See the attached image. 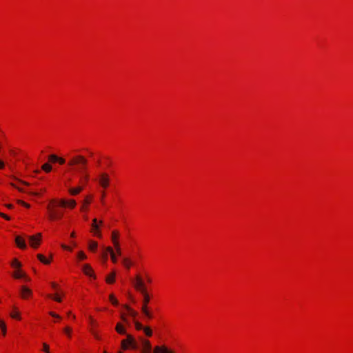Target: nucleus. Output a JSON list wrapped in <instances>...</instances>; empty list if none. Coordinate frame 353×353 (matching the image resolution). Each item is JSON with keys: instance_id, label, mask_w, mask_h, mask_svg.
Here are the masks:
<instances>
[{"instance_id": "nucleus-1", "label": "nucleus", "mask_w": 353, "mask_h": 353, "mask_svg": "<svg viewBox=\"0 0 353 353\" xmlns=\"http://www.w3.org/2000/svg\"><path fill=\"white\" fill-rule=\"evenodd\" d=\"M69 166L74 167V170L80 174L81 182L85 183L89 176L86 172L88 160L82 155H74L70 158L68 163Z\"/></svg>"}, {"instance_id": "nucleus-2", "label": "nucleus", "mask_w": 353, "mask_h": 353, "mask_svg": "<svg viewBox=\"0 0 353 353\" xmlns=\"http://www.w3.org/2000/svg\"><path fill=\"white\" fill-rule=\"evenodd\" d=\"M58 205L57 204H52L48 205L47 206V209L49 212V219L51 221H54L57 219H59L63 216V211L57 210L55 208V206Z\"/></svg>"}, {"instance_id": "nucleus-3", "label": "nucleus", "mask_w": 353, "mask_h": 353, "mask_svg": "<svg viewBox=\"0 0 353 353\" xmlns=\"http://www.w3.org/2000/svg\"><path fill=\"white\" fill-rule=\"evenodd\" d=\"M150 301V296L148 294L143 295V305L141 307V312L148 319H151L152 318V314L148 307V304L149 303Z\"/></svg>"}, {"instance_id": "nucleus-4", "label": "nucleus", "mask_w": 353, "mask_h": 353, "mask_svg": "<svg viewBox=\"0 0 353 353\" xmlns=\"http://www.w3.org/2000/svg\"><path fill=\"white\" fill-rule=\"evenodd\" d=\"M134 283V288L141 293L142 295L148 294L147 292L146 286L142 279V278L137 275L134 281H132Z\"/></svg>"}, {"instance_id": "nucleus-5", "label": "nucleus", "mask_w": 353, "mask_h": 353, "mask_svg": "<svg viewBox=\"0 0 353 353\" xmlns=\"http://www.w3.org/2000/svg\"><path fill=\"white\" fill-rule=\"evenodd\" d=\"M50 203L52 204H57L58 205L63 208L70 207L71 208H74L76 205V201L73 199L70 200L69 201H67L65 199H61L59 201L52 199L50 201Z\"/></svg>"}, {"instance_id": "nucleus-6", "label": "nucleus", "mask_w": 353, "mask_h": 353, "mask_svg": "<svg viewBox=\"0 0 353 353\" xmlns=\"http://www.w3.org/2000/svg\"><path fill=\"white\" fill-rule=\"evenodd\" d=\"M99 183L103 188H108L110 183V178L108 174L101 173L99 177Z\"/></svg>"}, {"instance_id": "nucleus-7", "label": "nucleus", "mask_w": 353, "mask_h": 353, "mask_svg": "<svg viewBox=\"0 0 353 353\" xmlns=\"http://www.w3.org/2000/svg\"><path fill=\"white\" fill-rule=\"evenodd\" d=\"M41 234L40 233L38 234L37 236H28L30 244L32 248H37L39 246L41 241Z\"/></svg>"}, {"instance_id": "nucleus-8", "label": "nucleus", "mask_w": 353, "mask_h": 353, "mask_svg": "<svg viewBox=\"0 0 353 353\" xmlns=\"http://www.w3.org/2000/svg\"><path fill=\"white\" fill-rule=\"evenodd\" d=\"M141 341L142 343V350L141 351L143 353H150L152 350V345L150 342L148 340L141 339Z\"/></svg>"}, {"instance_id": "nucleus-9", "label": "nucleus", "mask_w": 353, "mask_h": 353, "mask_svg": "<svg viewBox=\"0 0 353 353\" xmlns=\"http://www.w3.org/2000/svg\"><path fill=\"white\" fill-rule=\"evenodd\" d=\"M154 353H174L172 350L168 349L166 346H156L154 348Z\"/></svg>"}, {"instance_id": "nucleus-10", "label": "nucleus", "mask_w": 353, "mask_h": 353, "mask_svg": "<svg viewBox=\"0 0 353 353\" xmlns=\"http://www.w3.org/2000/svg\"><path fill=\"white\" fill-rule=\"evenodd\" d=\"M92 231L94 232V234L97 236L101 238V232H100V230H99V225L98 224L97 219H94L92 220Z\"/></svg>"}, {"instance_id": "nucleus-11", "label": "nucleus", "mask_w": 353, "mask_h": 353, "mask_svg": "<svg viewBox=\"0 0 353 353\" xmlns=\"http://www.w3.org/2000/svg\"><path fill=\"white\" fill-rule=\"evenodd\" d=\"M83 272L87 276L93 277L94 279L96 278L95 275L93 273V270H92L91 266L88 264H85L83 265Z\"/></svg>"}, {"instance_id": "nucleus-12", "label": "nucleus", "mask_w": 353, "mask_h": 353, "mask_svg": "<svg viewBox=\"0 0 353 353\" xmlns=\"http://www.w3.org/2000/svg\"><path fill=\"white\" fill-rule=\"evenodd\" d=\"M32 294V291L30 289L27 288L26 286H21V296L23 299H26L28 296Z\"/></svg>"}, {"instance_id": "nucleus-13", "label": "nucleus", "mask_w": 353, "mask_h": 353, "mask_svg": "<svg viewBox=\"0 0 353 353\" xmlns=\"http://www.w3.org/2000/svg\"><path fill=\"white\" fill-rule=\"evenodd\" d=\"M15 243L21 249H26L27 248L26 243L21 236H16Z\"/></svg>"}, {"instance_id": "nucleus-14", "label": "nucleus", "mask_w": 353, "mask_h": 353, "mask_svg": "<svg viewBox=\"0 0 353 353\" xmlns=\"http://www.w3.org/2000/svg\"><path fill=\"white\" fill-rule=\"evenodd\" d=\"M115 330L120 334H126L125 327L121 323H117Z\"/></svg>"}, {"instance_id": "nucleus-15", "label": "nucleus", "mask_w": 353, "mask_h": 353, "mask_svg": "<svg viewBox=\"0 0 353 353\" xmlns=\"http://www.w3.org/2000/svg\"><path fill=\"white\" fill-rule=\"evenodd\" d=\"M83 186H78L74 188H70L68 190V192H70V194L71 195H77L79 193H80L83 190Z\"/></svg>"}, {"instance_id": "nucleus-16", "label": "nucleus", "mask_w": 353, "mask_h": 353, "mask_svg": "<svg viewBox=\"0 0 353 353\" xmlns=\"http://www.w3.org/2000/svg\"><path fill=\"white\" fill-rule=\"evenodd\" d=\"M106 251L108 252L110 254L111 260L113 263H117V259L116 257V255L111 247H107Z\"/></svg>"}, {"instance_id": "nucleus-17", "label": "nucleus", "mask_w": 353, "mask_h": 353, "mask_svg": "<svg viewBox=\"0 0 353 353\" xmlns=\"http://www.w3.org/2000/svg\"><path fill=\"white\" fill-rule=\"evenodd\" d=\"M13 276L15 279H21L22 276H25V272L20 270V268L17 269L15 272H14Z\"/></svg>"}, {"instance_id": "nucleus-18", "label": "nucleus", "mask_w": 353, "mask_h": 353, "mask_svg": "<svg viewBox=\"0 0 353 353\" xmlns=\"http://www.w3.org/2000/svg\"><path fill=\"white\" fill-rule=\"evenodd\" d=\"M118 236H119V232L116 231V230L112 231L111 239H112V241L114 245H115V243H119L117 240Z\"/></svg>"}, {"instance_id": "nucleus-19", "label": "nucleus", "mask_w": 353, "mask_h": 353, "mask_svg": "<svg viewBox=\"0 0 353 353\" xmlns=\"http://www.w3.org/2000/svg\"><path fill=\"white\" fill-rule=\"evenodd\" d=\"M97 243L93 241L89 242L88 248L90 251L95 252L97 248Z\"/></svg>"}, {"instance_id": "nucleus-20", "label": "nucleus", "mask_w": 353, "mask_h": 353, "mask_svg": "<svg viewBox=\"0 0 353 353\" xmlns=\"http://www.w3.org/2000/svg\"><path fill=\"white\" fill-rule=\"evenodd\" d=\"M37 258L41 262H42L44 264H49L50 263V260L46 259L45 256L41 254H39L37 255Z\"/></svg>"}, {"instance_id": "nucleus-21", "label": "nucleus", "mask_w": 353, "mask_h": 353, "mask_svg": "<svg viewBox=\"0 0 353 353\" xmlns=\"http://www.w3.org/2000/svg\"><path fill=\"white\" fill-rule=\"evenodd\" d=\"M41 168L46 172H51L52 167L49 163H44L42 165Z\"/></svg>"}, {"instance_id": "nucleus-22", "label": "nucleus", "mask_w": 353, "mask_h": 353, "mask_svg": "<svg viewBox=\"0 0 353 353\" xmlns=\"http://www.w3.org/2000/svg\"><path fill=\"white\" fill-rule=\"evenodd\" d=\"M11 265L13 267V268H15L17 269H19L21 267V263L18 261L17 259H13V261H12L11 263Z\"/></svg>"}, {"instance_id": "nucleus-23", "label": "nucleus", "mask_w": 353, "mask_h": 353, "mask_svg": "<svg viewBox=\"0 0 353 353\" xmlns=\"http://www.w3.org/2000/svg\"><path fill=\"white\" fill-rule=\"evenodd\" d=\"M115 273L112 272L106 278V281L108 283H112L114 282Z\"/></svg>"}, {"instance_id": "nucleus-24", "label": "nucleus", "mask_w": 353, "mask_h": 353, "mask_svg": "<svg viewBox=\"0 0 353 353\" xmlns=\"http://www.w3.org/2000/svg\"><path fill=\"white\" fill-rule=\"evenodd\" d=\"M125 308L129 312V314L132 317H136L137 315V313L132 310L128 305H125Z\"/></svg>"}, {"instance_id": "nucleus-25", "label": "nucleus", "mask_w": 353, "mask_h": 353, "mask_svg": "<svg viewBox=\"0 0 353 353\" xmlns=\"http://www.w3.org/2000/svg\"><path fill=\"white\" fill-rule=\"evenodd\" d=\"M123 263L127 269H130L132 265L130 261L127 258L123 259Z\"/></svg>"}, {"instance_id": "nucleus-26", "label": "nucleus", "mask_w": 353, "mask_h": 353, "mask_svg": "<svg viewBox=\"0 0 353 353\" xmlns=\"http://www.w3.org/2000/svg\"><path fill=\"white\" fill-rule=\"evenodd\" d=\"M125 335H126V339H123V341H126V343L128 344L132 343V342L133 343V340H134L135 339L130 334H126Z\"/></svg>"}, {"instance_id": "nucleus-27", "label": "nucleus", "mask_w": 353, "mask_h": 353, "mask_svg": "<svg viewBox=\"0 0 353 353\" xmlns=\"http://www.w3.org/2000/svg\"><path fill=\"white\" fill-rule=\"evenodd\" d=\"M143 330L144 331L145 334L148 336H151L152 334V332L151 329L149 327H143Z\"/></svg>"}, {"instance_id": "nucleus-28", "label": "nucleus", "mask_w": 353, "mask_h": 353, "mask_svg": "<svg viewBox=\"0 0 353 353\" xmlns=\"http://www.w3.org/2000/svg\"><path fill=\"white\" fill-rule=\"evenodd\" d=\"M109 299L113 305H117L119 304L118 301L112 294L110 295Z\"/></svg>"}, {"instance_id": "nucleus-29", "label": "nucleus", "mask_w": 353, "mask_h": 353, "mask_svg": "<svg viewBox=\"0 0 353 353\" xmlns=\"http://www.w3.org/2000/svg\"><path fill=\"white\" fill-rule=\"evenodd\" d=\"M134 325H135V327L137 330H141L144 327L141 323H139V321H134Z\"/></svg>"}, {"instance_id": "nucleus-30", "label": "nucleus", "mask_w": 353, "mask_h": 353, "mask_svg": "<svg viewBox=\"0 0 353 353\" xmlns=\"http://www.w3.org/2000/svg\"><path fill=\"white\" fill-rule=\"evenodd\" d=\"M0 327L2 330L3 334L5 335L6 332V327L4 322H3L1 320H0Z\"/></svg>"}, {"instance_id": "nucleus-31", "label": "nucleus", "mask_w": 353, "mask_h": 353, "mask_svg": "<svg viewBox=\"0 0 353 353\" xmlns=\"http://www.w3.org/2000/svg\"><path fill=\"white\" fill-rule=\"evenodd\" d=\"M63 332L66 334L68 337L71 336L72 329L70 327H65L63 329Z\"/></svg>"}, {"instance_id": "nucleus-32", "label": "nucleus", "mask_w": 353, "mask_h": 353, "mask_svg": "<svg viewBox=\"0 0 353 353\" xmlns=\"http://www.w3.org/2000/svg\"><path fill=\"white\" fill-rule=\"evenodd\" d=\"M129 345H130V347H131L133 350H137L139 347L137 342L136 341L135 339L133 340V343L132 342V343H130Z\"/></svg>"}, {"instance_id": "nucleus-33", "label": "nucleus", "mask_w": 353, "mask_h": 353, "mask_svg": "<svg viewBox=\"0 0 353 353\" xmlns=\"http://www.w3.org/2000/svg\"><path fill=\"white\" fill-rule=\"evenodd\" d=\"M78 258L80 260H84L87 258V256L83 252L81 251L78 253Z\"/></svg>"}, {"instance_id": "nucleus-34", "label": "nucleus", "mask_w": 353, "mask_h": 353, "mask_svg": "<svg viewBox=\"0 0 353 353\" xmlns=\"http://www.w3.org/2000/svg\"><path fill=\"white\" fill-rule=\"evenodd\" d=\"M121 348L126 350L130 348V345L126 343V341H121Z\"/></svg>"}, {"instance_id": "nucleus-35", "label": "nucleus", "mask_w": 353, "mask_h": 353, "mask_svg": "<svg viewBox=\"0 0 353 353\" xmlns=\"http://www.w3.org/2000/svg\"><path fill=\"white\" fill-rule=\"evenodd\" d=\"M48 158L49 160L52 162H57V160L58 159V157L55 154H51Z\"/></svg>"}, {"instance_id": "nucleus-36", "label": "nucleus", "mask_w": 353, "mask_h": 353, "mask_svg": "<svg viewBox=\"0 0 353 353\" xmlns=\"http://www.w3.org/2000/svg\"><path fill=\"white\" fill-rule=\"evenodd\" d=\"M10 185L12 186L13 188L17 189L19 192H26L23 188L19 187L18 185H17L14 183H10Z\"/></svg>"}, {"instance_id": "nucleus-37", "label": "nucleus", "mask_w": 353, "mask_h": 353, "mask_svg": "<svg viewBox=\"0 0 353 353\" xmlns=\"http://www.w3.org/2000/svg\"><path fill=\"white\" fill-rule=\"evenodd\" d=\"M114 248L116 249L117 253L119 255H121V250L119 243H115V245H114Z\"/></svg>"}, {"instance_id": "nucleus-38", "label": "nucleus", "mask_w": 353, "mask_h": 353, "mask_svg": "<svg viewBox=\"0 0 353 353\" xmlns=\"http://www.w3.org/2000/svg\"><path fill=\"white\" fill-rule=\"evenodd\" d=\"M13 179H14V180H16L17 181H18V182H19V183H21V184H23V185H30V183H28V182H26V181H22V180H21V179H18V178H17V177H13Z\"/></svg>"}, {"instance_id": "nucleus-39", "label": "nucleus", "mask_w": 353, "mask_h": 353, "mask_svg": "<svg viewBox=\"0 0 353 353\" xmlns=\"http://www.w3.org/2000/svg\"><path fill=\"white\" fill-rule=\"evenodd\" d=\"M48 297L52 298V299H54L57 302H61V299L60 297H59L57 294H56L55 296H52L51 294H48Z\"/></svg>"}, {"instance_id": "nucleus-40", "label": "nucleus", "mask_w": 353, "mask_h": 353, "mask_svg": "<svg viewBox=\"0 0 353 353\" xmlns=\"http://www.w3.org/2000/svg\"><path fill=\"white\" fill-rule=\"evenodd\" d=\"M10 316L12 318L18 319H20L19 312L11 313Z\"/></svg>"}, {"instance_id": "nucleus-41", "label": "nucleus", "mask_w": 353, "mask_h": 353, "mask_svg": "<svg viewBox=\"0 0 353 353\" xmlns=\"http://www.w3.org/2000/svg\"><path fill=\"white\" fill-rule=\"evenodd\" d=\"M49 314L54 317V318H56V319H61V316L58 314H57L56 313L53 312H49Z\"/></svg>"}, {"instance_id": "nucleus-42", "label": "nucleus", "mask_w": 353, "mask_h": 353, "mask_svg": "<svg viewBox=\"0 0 353 353\" xmlns=\"http://www.w3.org/2000/svg\"><path fill=\"white\" fill-rule=\"evenodd\" d=\"M43 351L46 352V353H50L48 345L46 343H43Z\"/></svg>"}, {"instance_id": "nucleus-43", "label": "nucleus", "mask_w": 353, "mask_h": 353, "mask_svg": "<svg viewBox=\"0 0 353 353\" xmlns=\"http://www.w3.org/2000/svg\"><path fill=\"white\" fill-rule=\"evenodd\" d=\"M17 202H18V203L21 204L22 205L25 206L26 208H30L29 204L25 203L24 201H23L21 200H18Z\"/></svg>"}, {"instance_id": "nucleus-44", "label": "nucleus", "mask_w": 353, "mask_h": 353, "mask_svg": "<svg viewBox=\"0 0 353 353\" xmlns=\"http://www.w3.org/2000/svg\"><path fill=\"white\" fill-rule=\"evenodd\" d=\"M108 252L106 250L102 254V257L103 259L104 262H105L108 259Z\"/></svg>"}, {"instance_id": "nucleus-45", "label": "nucleus", "mask_w": 353, "mask_h": 353, "mask_svg": "<svg viewBox=\"0 0 353 353\" xmlns=\"http://www.w3.org/2000/svg\"><path fill=\"white\" fill-rule=\"evenodd\" d=\"M121 318L123 323H125V324H129V321H128V319L124 315L122 314Z\"/></svg>"}, {"instance_id": "nucleus-46", "label": "nucleus", "mask_w": 353, "mask_h": 353, "mask_svg": "<svg viewBox=\"0 0 353 353\" xmlns=\"http://www.w3.org/2000/svg\"><path fill=\"white\" fill-rule=\"evenodd\" d=\"M57 162H59L60 164H64L65 163V159L61 157H58V159L57 160Z\"/></svg>"}, {"instance_id": "nucleus-47", "label": "nucleus", "mask_w": 353, "mask_h": 353, "mask_svg": "<svg viewBox=\"0 0 353 353\" xmlns=\"http://www.w3.org/2000/svg\"><path fill=\"white\" fill-rule=\"evenodd\" d=\"M0 216L6 219V220H10V217L3 213H0Z\"/></svg>"}, {"instance_id": "nucleus-48", "label": "nucleus", "mask_w": 353, "mask_h": 353, "mask_svg": "<svg viewBox=\"0 0 353 353\" xmlns=\"http://www.w3.org/2000/svg\"><path fill=\"white\" fill-rule=\"evenodd\" d=\"M61 247H62L63 249H65V250H69V251H71V250H72V249H71L70 247H68V246H67V245H64V244H62V245H61Z\"/></svg>"}, {"instance_id": "nucleus-49", "label": "nucleus", "mask_w": 353, "mask_h": 353, "mask_svg": "<svg viewBox=\"0 0 353 353\" xmlns=\"http://www.w3.org/2000/svg\"><path fill=\"white\" fill-rule=\"evenodd\" d=\"M21 279H23L25 280V281H30V279L26 275V274L25 273V276H22Z\"/></svg>"}, {"instance_id": "nucleus-50", "label": "nucleus", "mask_w": 353, "mask_h": 353, "mask_svg": "<svg viewBox=\"0 0 353 353\" xmlns=\"http://www.w3.org/2000/svg\"><path fill=\"white\" fill-rule=\"evenodd\" d=\"M105 193L104 191L101 192V202L103 203V199L105 197Z\"/></svg>"}, {"instance_id": "nucleus-51", "label": "nucleus", "mask_w": 353, "mask_h": 353, "mask_svg": "<svg viewBox=\"0 0 353 353\" xmlns=\"http://www.w3.org/2000/svg\"><path fill=\"white\" fill-rule=\"evenodd\" d=\"M51 286L54 288V289H57V284H56L55 283L52 282L51 283Z\"/></svg>"}, {"instance_id": "nucleus-52", "label": "nucleus", "mask_w": 353, "mask_h": 353, "mask_svg": "<svg viewBox=\"0 0 353 353\" xmlns=\"http://www.w3.org/2000/svg\"><path fill=\"white\" fill-rule=\"evenodd\" d=\"M4 168V163L0 160V169H2Z\"/></svg>"}, {"instance_id": "nucleus-53", "label": "nucleus", "mask_w": 353, "mask_h": 353, "mask_svg": "<svg viewBox=\"0 0 353 353\" xmlns=\"http://www.w3.org/2000/svg\"><path fill=\"white\" fill-rule=\"evenodd\" d=\"M90 203V200L88 199V198H86L85 200H84V204L85 205H88Z\"/></svg>"}, {"instance_id": "nucleus-54", "label": "nucleus", "mask_w": 353, "mask_h": 353, "mask_svg": "<svg viewBox=\"0 0 353 353\" xmlns=\"http://www.w3.org/2000/svg\"><path fill=\"white\" fill-rule=\"evenodd\" d=\"M93 334H94V337H95L97 339H100V338H99V336L96 333L93 332Z\"/></svg>"}, {"instance_id": "nucleus-55", "label": "nucleus", "mask_w": 353, "mask_h": 353, "mask_svg": "<svg viewBox=\"0 0 353 353\" xmlns=\"http://www.w3.org/2000/svg\"><path fill=\"white\" fill-rule=\"evenodd\" d=\"M147 281H148V283H151L152 280H151V279H150V277H148V276H147Z\"/></svg>"}, {"instance_id": "nucleus-56", "label": "nucleus", "mask_w": 353, "mask_h": 353, "mask_svg": "<svg viewBox=\"0 0 353 353\" xmlns=\"http://www.w3.org/2000/svg\"><path fill=\"white\" fill-rule=\"evenodd\" d=\"M75 236V233L73 232L71 233V237H74Z\"/></svg>"}, {"instance_id": "nucleus-57", "label": "nucleus", "mask_w": 353, "mask_h": 353, "mask_svg": "<svg viewBox=\"0 0 353 353\" xmlns=\"http://www.w3.org/2000/svg\"><path fill=\"white\" fill-rule=\"evenodd\" d=\"M85 210V207L84 206H82L81 207V210Z\"/></svg>"}, {"instance_id": "nucleus-58", "label": "nucleus", "mask_w": 353, "mask_h": 353, "mask_svg": "<svg viewBox=\"0 0 353 353\" xmlns=\"http://www.w3.org/2000/svg\"><path fill=\"white\" fill-rule=\"evenodd\" d=\"M102 223H103V221H99V224H101V225Z\"/></svg>"}, {"instance_id": "nucleus-59", "label": "nucleus", "mask_w": 353, "mask_h": 353, "mask_svg": "<svg viewBox=\"0 0 353 353\" xmlns=\"http://www.w3.org/2000/svg\"><path fill=\"white\" fill-rule=\"evenodd\" d=\"M8 208H12V205H8Z\"/></svg>"}, {"instance_id": "nucleus-60", "label": "nucleus", "mask_w": 353, "mask_h": 353, "mask_svg": "<svg viewBox=\"0 0 353 353\" xmlns=\"http://www.w3.org/2000/svg\"><path fill=\"white\" fill-rule=\"evenodd\" d=\"M30 194H35V195L37 194L36 193H34V192H31Z\"/></svg>"}, {"instance_id": "nucleus-61", "label": "nucleus", "mask_w": 353, "mask_h": 353, "mask_svg": "<svg viewBox=\"0 0 353 353\" xmlns=\"http://www.w3.org/2000/svg\"><path fill=\"white\" fill-rule=\"evenodd\" d=\"M103 353H108L106 351H104Z\"/></svg>"}, {"instance_id": "nucleus-62", "label": "nucleus", "mask_w": 353, "mask_h": 353, "mask_svg": "<svg viewBox=\"0 0 353 353\" xmlns=\"http://www.w3.org/2000/svg\"><path fill=\"white\" fill-rule=\"evenodd\" d=\"M118 353H122L121 352H118Z\"/></svg>"}]
</instances>
